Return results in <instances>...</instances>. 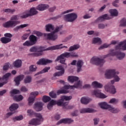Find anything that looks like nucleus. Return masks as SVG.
I'll use <instances>...</instances> for the list:
<instances>
[{
  "instance_id": "36",
  "label": "nucleus",
  "mask_w": 126,
  "mask_h": 126,
  "mask_svg": "<svg viewBox=\"0 0 126 126\" xmlns=\"http://www.w3.org/2000/svg\"><path fill=\"white\" fill-rule=\"evenodd\" d=\"M0 42H1L2 44H7V43H9V42H11V38L3 37L0 39Z\"/></svg>"
},
{
  "instance_id": "56",
  "label": "nucleus",
  "mask_w": 126,
  "mask_h": 126,
  "mask_svg": "<svg viewBox=\"0 0 126 126\" xmlns=\"http://www.w3.org/2000/svg\"><path fill=\"white\" fill-rule=\"evenodd\" d=\"M10 65V64L9 63H5L3 66V70H7V69L9 68Z\"/></svg>"
},
{
  "instance_id": "6",
  "label": "nucleus",
  "mask_w": 126,
  "mask_h": 126,
  "mask_svg": "<svg viewBox=\"0 0 126 126\" xmlns=\"http://www.w3.org/2000/svg\"><path fill=\"white\" fill-rule=\"evenodd\" d=\"M77 14L76 13H71L63 16V19L65 22H74L77 19Z\"/></svg>"
},
{
  "instance_id": "12",
  "label": "nucleus",
  "mask_w": 126,
  "mask_h": 126,
  "mask_svg": "<svg viewBox=\"0 0 126 126\" xmlns=\"http://www.w3.org/2000/svg\"><path fill=\"white\" fill-rule=\"evenodd\" d=\"M110 19H112L111 16L109 14H105L97 18L95 20V23H97V22H103L104 20H110Z\"/></svg>"
},
{
  "instance_id": "55",
  "label": "nucleus",
  "mask_w": 126,
  "mask_h": 126,
  "mask_svg": "<svg viewBox=\"0 0 126 126\" xmlns=\"http://www.w3.org/2000/svg\"><path fill=\"white\" fill-rule=\"evenodd\" d=\"M36 69H37V67L35 65H31L29 67V70L31 72H34V71H35L36 70Z\"/></svg>"
},
{
  "instance_id": "37",
  "label": "nucleus",
  "mask_w": 126,
  "mask_h": 126,
  "mask_svg": "<svg viewBox=\"0 0 126 126\" xmlns=\"http://www.w3.org/2000/svg\"><path fill=\"white\" fill-rule=\"evenodd\" d=\"M54 26L51 24H47L45 26V30L46 32H52V31H54Z\"/></svg>"
},
{
  "instance_id": "16",
  "label": "nucleus",
  "mask_w": 126,
  "mask_h": 126,
  "mask_svg": "<svg viewBox=\"0 0 126 126\" xmlns=\"http://www.w3.org/2000/svg\"><path fill=\"white\" fill-rule=\"evenodd\" d=\"M53 63L52 60H50L47 59L42 58L40 59L37 62V64H42L43 65H45L47 64V63Z\"/></svg>"
},
{
  "instance_id": "9",
  "label": "nucleus",
  "mask_w": 126,
  "mask_h": 126,
  "mask_svg": "<svg viewBox=\"0 0 126 126\" xmlns=\"http://www.w3.org/2000/svg\"><path fill=\"white\" fill-rule=\"evenodd\" d=\"M117 74H119V72H116L115 69H107L105 71L104 77L106 79H112V78H114V75Z\"/></svg>"
},
{
  "instance_id": "62",
  "label": "nucleus",
  "mask_w": 126,
  "mask_h": 126,
  "mask_svg": "<svg viewBox=\"0 0 126 126\" xmlns=\"http://www.w3.org/2000/svg\"><path fill=\"white\" fill-rule=\"evenodd\" d=\"M100 120L99 118H94V126H97L99 124Z\"/></svg>"
},
{
  "instance_id": "48",
  "label": "nucleus",
  "mask_w": 126,
  "mask_h": 126,
  "mask_svg": "<svg viewBox=\"0 0 126 126\" xmlns=\"http://www.w3.org/2000/svg\"><path fill=\"white\" fill-rule=\"evenodd\" d=\"M13 98L14 100H15V101H16L17 102H19V101L23 100V97L21 95H15L14 96Z\"/></svg>"
},
{
  "instance_id": "50",
  "label": "nucleus",
  "mask_w": 126,
  "mask_h": 126,
  "mask_svg": "<svg viewBox=\"0 0 126 126\" xmlns=\"http://www.w3.org/2000/svg\"><path fill=\"white\" fill-rule=\"evenodd\" d=\"M118 103H119V99L115 98L111 99L109 101V104H113L114 105H116Z\"/></svg>"
},
{
  "instance_id": "10",
  "label": "nucleus",
  "mask_w": 126,
  "mask_h": 126,
  "mask_svg": "<svg viewBox=\"0 0 126 126\" xmlns=\"http://www.w3.org/2000/svg\"><path fill=\"white\" fill-rule=\"evenodd\" d=\"M104 88L106 92L110 93V94H116V93H117L115 86L111 84V83H108L106 84L104 86Z\"/></svg>"
},
{
  "instance_id": "20",
  "label": "nucleus",
  "mask_w": 126,
  "mask_h": 126,
  "mask_svg": "<svg viewBox=\"0 0 126 126\" xmlns=\"http://www.w3.org/2000/svg\"><path fill=\"white\" fill-rule=\"evenodd\" d=\"M63 44H59L57 45L51 46L50 47H48L47 50H59L60 49H63V48H65V49H67V46H62Z\"/></svg>"
},
{
  "instance_id": "59",
  "label": "nucleus",
  "mask_w": 126,
  "mask_h": 126,
  "mask_svg": "<svg viewBox=\"0 0 126 126\" xmlns=\"http://www.w3.org/2000/svg\"><path fill=\"white\" fill-rule=\"evenodd\" d=\"M113 78H114L115 82H119V81L121 80V78H120V77H119V76H118L117 75H116V74H114Z\"/></svg>"
},
{
  "instance_id": "58",
  "label": "nucleus",
  "mask_w": 126,
  "mask_h": 126,
  "mask_svg": "<svg viewBox=\"0 0 126 126\" xmlns=\"http://www.w3.org/2000/svg\"><path fill=\"white\" fill-rule=\"evenodd\" d=\"M22 120H23V116L22 115H20L17 117H16L15 118H13V121L15 122L16 121H21Z\"/></svg>"
},
{
  "instance_id": "47",
  "label": "nucleus",
  "mask_w": 126,
  "mask_h": 126,
  "mask_svg": "<svg viewBox=\"0 0 126 126\" xmlns=\"http://www.w3.org/2000/svg\"><path fill=\"white\" fill-rule=\"evenodd\" d=\"M32 81V77L30 76H28L25 77L24 80V83L26 84L27 83H30Z\"/></svg>"
},
{
  "instance_id": "4",
  "label": "nucleus",
  "mask_w": 126,
  "mask_h": 126,
  "mask_svg": "<svg viewBox=\"0 0 126 126\" xmlns=\"http://www.w3.org/2000/svg\"><path fill=\"white\" fill-rule=\"evenodd\" d=\"M75 57H78L77 54L74 52H65L60 55L57 59L56 61H60V63L63 64H65V67H67V65L64 63H65V58L68 59V58H74Z\"/></svg>"
},
{
  "instance_id": "24",
  "label": "nucleus",
  "mask_w": 126,
  "mask_h": 126,
  "mask_svg": "<svg viewBox=\"0 0 126 126\" xmlns=\"http://www.w3.org/2000/svg\"><path fill=\"white\" fill-rule=\"evenodd\" d=\"M29 124L31 125L32 126H37L41 125V122L39 121L37 119L33 118L29 122Z\"/></svg>"
},
{
  "instance_id": "54",
  "label": "nucleus",
  "mask_w": 126,
  "mask_h": 126,
  "mask_svg": "<svg viewBox=\"0 0 126 126\" xmlns=\"http://www.w3.org/2000/svg\"><path fill=\"white\" fill-rule=\"evenodd\" d=\"M23 45L27 47H31V46H33V44L30 41L27 40Z\"/></svg>"
},
{
  "instance_id": "60",
  "label": "nucleus",
  "mask_w": 126,
  "mask_h": 126,
  "mask_svg": "<svg viewBox=\"0 0 126 126\" xmlns=\"http://www.w3.org/2000/svg\"><path fill=\"white\" fill-rule=\"evenodd\" d=\"M11 75V73H7L3 76V79H5V80H7L8 77H9Z\"/></svg>"
},
{
  "instance_id": "61",
  "label": "nucleus",
  "mask_w": 126,
  "mask_h": 126,
  "mask_svg": "<svg viewBox=\"0 0 126 126\" xmlns=\"http://www.w3.org/2000/svg\"><path fill=\"white\" fill-rule=\"evenodd\" d=\"M49 96H50L51 98H57V94H56V93H54V92L49 93Z\"/></svg>"
},
{
  "instance_id": "1",
  "label": "nucleus",
  "mask_w": 126,
  "mask_h": 126,
  "mask_svg": "<svg viewBox=\"0 0 126 126\" xmlns=\"http://www.w3.org/2000/svg\"><path fill=\"white\" fill-rule=\"evenodd\" d=\"M118 50L126 51V40L120 42L118 45L116 46L115 49H111L109 50V54L105 55L104 58H108V57H117V55L119 52Z\"/></svg>"
},
{
  "instance_id": "26",
  "label": "nucleus",
  "mask_w": 126,
  "mask_h": 126,
  "mask_svg": "<svg viewBox=\"0 0 126 126\" xmlns=\"http://www.w3.org/2000/svg\"><path fill=\"white\" fill-rule=\"evenodd\" d=\"M109 12L110 14V16L111 17H116L119 15V12L118 11L117 9H111L109 10Z\"/></svg>"
},
{
  "instance_id": "39",
  "label": "nucleus",
  "mask_w": 126,
  "mask_h": 126,
  "mask_svg": "<svg viewBox=\"0 0 126 126\" xmlns=\"http://www.w3.org/2000/svg\"><path fill=\"white\" fill-rule=\"evenodd\" d=\"M92 85L95 88H103V84L94 81L92 83Z\"/></svg>"
},
{
  "instance_id": "44",
  "label": "nucleus",
  "mask_w": 126,
  "mask_h": 126,
  "mask_svg": "<svg viewBox=\"0 0 126 126\" xmlns=\"http://www.w3.org/2000/svg\"><path fill=\"white\" fill-rule=\"evenodd\" d=\"M120 27H126V18H122L120 22Z\"/></svg>"
},
{
  "instance_id": "41",
  "label": "nucleus",
  "mask_w": 126,
  "mask_h": 126,
  "mask_svg": "<svg viewBox=\"0 0 126 126\" xmlns=\"http://www.w3.org/2000/svg\"><path fill=\"white\" fill-rule=\"evenodd\" d=\"M68 105V102H65V103L62 105H60V107H62L63 109H66L67 110L73 109V105Z\"/></svg>"
},
{
  "instance_id": "7",
  "label": "nucleus",
  "mask_w": 126,
  "mask_h": 126,
  "mask_svg": "<svg viewBox=\"0 0 126 126\" xmlns=\"http://www.w3.org/2000/svg\"><path fill=\"white\" fill-rule=\"evenodd\" d=\"M36 8L32 7L30 10H28L25 11V14L21 16V18H27V17H30V16H34L38 14V11H37Z\"/></svg>"
},
{
  "instance_id": "52",
  "label": "nucleus",
  "mask_w": 126,
  "mask_h": 126,
  "mask_svg": "<svg viewBox=\"0 0 126 126\" xmlns=\"http://www.w3.org/2000/svg\"><path fill=\"white\" fill-rule=\"evenodd\" d=\"M110 46H111V44H107V43H105L103 45H102L101 46H100L99 48H98V50H103V49H106L107 48H108V47H110Z\"/></svg>"
},
{
  "instance_id": "3",
  "label": "nucleus",
  "mask_w": 126,
  "mask_h": 126,
  "mask_svg": "<svg viewBox=\"0 0 126 126\" xmlns=\"http://www.w3.org/2000/svg\"><path fill=\"white\" fill-rule=\"evenodd\" d=\"M62 30V26L56 27L53 32L50 33H44L43 34L44 38L46 40H51V41H56L58 39V32Z\"/></svg>"
},
{
  "instance_id": "46",
  "label": "nucleus",
  "mask_w": 126,
  "mask_h": 126,
  "mask_svg": "<svg viewBox=\"0 0 126 126\" xmlns=\"http://www.w3.org/2000/svg\"><path fill=\"white\" fill-rule=\"evenodd\" d=\"M34 117H35L39 122L41 123V122H43V117L42 116V115L40 113H34Z\"/></svg>"
},
{
  "instance_id": "43",
  "label": "nucleus",
  "mask_w": 126,
  "mask_h": 126,
  "mask_svg": "<svg viewBox=\"0 0 126 126\" xmlns=\"http://www.w3.org/2000/svg\"><path fill=\"white\" fill-rule=\"evenodd\" d=\"M107 109L108 111H109V112H111V113H112L113 114H116V113H118V112H119V110H118V109L115 108L113 106H111L110 105L108 106V108H107Z\"/></svg>"
},
{
  "instance_id": "21",
  "label": "nucleus",
  "mask_w": 126,
  "mask_h": 126,
  "mask_svg": "<svg viewBox=\"0 0 126 126\" xmlns=\"http://www.w3.org/2000/svg\"><path fill=\"white\" fill-rule=\"evenodd\" d=\"M47 8H49L48 5L45 4H40L36 7V9L39 11H44V10H46Z\"/></svg>"
},
{
  "instance_id": "5",
  "label": "nucleus",
  "mask_w": 126,
  "mask_h": 126,
  "mask_svg": "<svg viewBox=\"0 0 126 126\" xmlns=\"http://www.w3.org/2000/svg\"><path fill=\"white\" fill-rule=\"evenodd\" d=\"M82 83V82H81V81H78V82H76L73 86L65 85L63 87L64 89L58 91L57 93H58V94H65L66 93H68V91L67 89H69V88H70V89L78 88V87H80V86H81Z\"/></svg>"
},
{
  "instance_id": "15",
  "label": "nucleus",
  "mask_w": 126,
  "mask_h": 126,
  "mask_svg": "<svg viewBox=\"0 0 126 126\" xmlns=\"http://www.w3.org/2000/svg\"><path fill=\"white\" fill-rule=\"evenodd\" d=\"M59 100L57 101V100H55L53 99L51 100L48 104H47V108L48 110H52V109H53V107H54V106H55V105H57L59 106H61V105L59 104Z\"/></svg>"
},
{
  "instance_id": "38",
  "label": "nucleus",
  "mask_w": 126,
  "mask_h": 126,
  "mask_svg": "<svg viewBox=\"0 0 126 126\" xmlns=\"http://www.w3.org/2000/svg\"><path fill=\"white\" fill-rule=\"evenodd\" d=\"M80 48V45L79 44H75L73 46H70L68 49V52H72L73 51H75L78 50Z\"/></svg>"
},
{
  "instance_id": "22",
  "label": "nucleus",
  "mask_w": 126,
  "mask_h": 126,
  "mask_svg": "<svg viewBox=\"0 0 126 126\" xmlns=\"http://www.w3.org/2000/svg\"><path fill=\"white\" fill-rule=\"evenodd\" d=\"M84 64V63L82 60H78L76 63L77 72H80L82 70V66Z\"/></svg>"
},
{
  "instance_id": "51",
  "label": "nucleus",
  "mask_w": 126,
  "mask_h": 126,
  "mask_svg": "<svg viewBox=\"0 0 126 126\" xmlns=\"http://www.w3.org/2000/svg\"><path fill=\"white\" fill-rule=\"evenodd\" d=\"M10 93L11 94V96H13L15 94H19V93H20V91L18 90L13 89L10 91Z\"/></svg>"
},
{
  "instance_id": "17",
  "label": "nucleus",
  "mask_w": 126,
  "mask_h": 126,
  "mask_svg": "<svg viewBox=\"0 0 126 126\" xmlns=\"http://www.w3.org/2000/svg\"><path fill=\"white\" fill-rule=\"evenodd\" d=\"M71 123H73V120L71 119L65 118L60 120L56 125L57 126H59L61 124H71Z\"/></svg>"
},
{
  "instance_id": "19",
  "label": "nucleus",
  "mask_w": 126,
  "mask_h": 126,
  "mask_svg": "<svg viewBox=\"0 0 126 126\" xmlns=\"http://www.w3.org/2000/svg\"><path fill=\"white\" fill-rule=\"evenodd\" d=\"M43 106H44V104L42 102H36L34 104V109L36 112H40L43 110Z\"/></svg>"
},
{
  "instance_id": "57",
  "label": "nucleus",
  "mask_w": 126,
  "mask_h": 126,
  "mask_svg": "<svg viewBox=\"0 0 126 126\" xmlns=\"http://www.w3.org/2000/svg\"><path fill=\"white\" fill-rule=\"evenodd\" d=\"M97 27L98 29H105L106 25L103 23H99L97 25Z\"/></svg>"
},
{
  "instance_id": "13",
  "label": "nucleus",
  "mask_w": 126,
  "mask_h": 126,
  "mask_svg": "<svg viewBox=\"0 0 126 126\" xmlns=\"http://www.w3.org/2000/svg\"><path fill=\"white\" fill-rule=\"evenodd\" d=\"M61 99L59 101L58 105H60V106H62L63 105H64V104H65V101H69L72 99V96H66V95H62L61 97Z\"/></svg>"
},
{
  "instance_id": "34",
  "label": "nucleus",
  "mask_w": 126,
  "mask_h": 126,
  "mask_svg": "<svg viewBox=\"0 0 126 126\" xmlns=\"http://www.w3.org/2000/svg\"><path fill=\"white\" fill-rule=\"evenodd\" d=\"M79 79V78L78 77L76 76H68L67 78V80L69 81V82H70L71 83H73V82L77 81Z\"/></svg>"
},
{
  "instance_id": "63",
  "label": "nucleus",
  "mask_w": 126,
  "mask_h": 126,
  "mask_svg": "<svg viewBox=\"0 0 126 126\" xmlns=\"http://www.w3.org/2000/svg\"><path fill=\"white\" fill-rule=\"evenodd\" d=\"M27 113L28 114L29 116H32L33 115H34L35 113H34V111L31 109H29L27 110Z\"/></svg>"
},
{
  "instance_id": "11",
  "label": "nucleus",
  "mask_w": 126,
  "mask_h": 126,
  "mask_svg": "<svg viewBox=\"0 0 126 126\" xmlns=\"http://www.w3.org/2000/svg\"><path fill=\"white\" fill-rule=\"evenodd\" d=\"M38 95H39V92H33L31 93L30 96L28 99L29 106H31V105L34 103L35 98L36 97V96H38Z\"/></svg>"
},
{
  "instance_id": "35",
  "label": "nucleus",
  "mask_w": 126,
  "mask_h": 126,
  "mask_svg": "<svg viewBox=\"0 0 126 126\" xmlns=\"http://www.w3.org/2000/svg\"><path fill=\"white\" fill-rule=\"evenodd\" d=\"M29 25L28 24L21 25L14 28L13 29V30L15 32H17L19 30V29H23V28H25V27H27L28 26H29Z\"/></svg>"
},
{
  "instance_id": "64",
  "label": "nucleus",
  "mask_w": 126,
  "mask_h": 126,
  "mask_svg": "<svg viewBox=\"0 0 126 126\" xmlns=\"http://www.w3.org/2000/svg\"><path fill=\"white\" fill-rule=\"evenodd\" d=\"M28 36H29L28 34H24L21 37L22 40H27V39L28 38Z\"/></svg>"
},
{
  "instance_id": "14",
  "label": "nucleus",
  "mask_w": 126,
  "mask_h": 126,
  "mask_svg": "<svg viewBox=\"0 0 126 126\" xmlns=\"http://www.w3.org/2000/svg\"><path fill=\"white\" fill-rule=\"evenodd\" d=\"M55 68L57 69V70L61 71L55 73L53 74V77H56V76H62V75L64 73V69H63V66L61 65L57 66L55 67Z\"/></svg>"
},
{
  "instance_id": "42",
  "label": "nucleus",
  "mask_w": 126,
  "mask_h": 126,
  "mask_svg": "<svg viewBox=\"0 0 126 126\" xmlns=\"http://www.w3.org/2000/svg\"><path fill=\"white\" fill-rule=\"evenodd\" d=\"M29 39L33 45H35V44H36V42H37V37L36 36L34 35H31Z\"/></svg>"
},
{
  "instance_id": "8",
  "label": "nucleus",
  "mask_w": 126,
  "mask_h": 126,
  "mask_svg": "<svg viewBox=\"0 0 126 126\" xmlns=\"http://www.w3.org/2000/svg\"><path fill=\"white\" fill-rule=\"evenodd\" d=\"M90 63L92 64L102 66L105 63V60H104V59H100L99 57L94 56L91 59Z\"/></svg>"
},
{
  "instance_id": "45",
  "label": "nucleus",
  "mask_w": 126,
  "mask_h": 126,
  "mask_svg": "<svg viewBox=\"0 0 126 126\" xmlns=\"http://www.w3.org/2000/svg\"><path fill=\"white\" fill-rule=\"evenodd\" d=\"M2 11H4L5 13H10L13 14L14 12H15V9H10V8H6L2 10Z\"/></svg>"
},
{
  "instance_id": "40",
  "label": "nucleus",
  "mask_w": 126,
  "mask_h": 126,
  "mask_svg": "<svg viewBox=\"0 0 126 126\" xmlns=\"http://www.w3.org/2000/svg\"><path fill=\"white\" fill-rule=\"evenodd\" d=\"M92 85L95 88H103V84L94 81L92 83Z\"/></svg>"
},
{
  "instance_id": "25",
  "label": "nucleus",
  "mask_w": 126,
  "mask_h": 126,
  "mask_svg": "<svg viewBox=\"0 0 126 126\" xmlns=\"http://www.w3.org/2000/svg\"><path fill=\"white\" fill-rule=\"evenodd\" d=\"M94 112H95L94 109L89 108H82L80 110V113L81 114H85L86 113H94Z\"/></svg>"
},
{
  "instance_id": "29",
  "label": "nucleus",
  "mask_w": 126,
  "mask_h": 126,
  "mask_svg": "<svg viewBox=\"0 0 126 126\" xmlns=\"http://www.w3.org/2000/svg\"><path fill=\"white\" fill-rule=\"evenodd\" d=\"M98 106L104 110H107L109 108L110 105L108 104L106 102H99L98 103Z\"/></svg>"
},
{
  "instance_id": "53",
  "label": "nucleus",
  "mask_w": 126,
  "mask_h": 126,
  "mask_svg": "<svg viewBox=\"0 0 126 126\" xmlns=\"http://www.w3.org/2000/svg\"><path fill=\"white\" fill-rule=\"evenodd\" d=\"M50 68H51L50 67H45L40 72H38L37 73V74H42V73H45L46 72H48V70H50Z\"/></svg>"
},
{
  "instance_id": "32",
  "label": "nucleus",
  "mask_w": 126,
  "mask_h": 126,
  "mask_svg": "<svg viewBox=\"0 0 126 126\" xmlns=\"http://www.w3.org/2000/svg\"><path fill=\"white\" fill-rule=\"evenodd\" d=\"M19 105L17 103H13L9 107V110L10 112H15V110H17V108H19Z\"/></svg>"
},
{
  "instance_id": "23",
  "label": "nucleus",
  "mask_w": 126,
  "mask_h": 126,
  "mask_svg": "<svg viewBox=\"0 0 126 126\" xmlns=\"http://www.w3.org/2000/svg\"><path fill=\"white\" fill-rule=\"evenodd\" d=\"M53 51V50H48V48L47 49H45V48L43 47H36V52L39 53L36 54L37 57H40V56H42V52H44V51Z\"/></svg>"
},
{
  "instance_id": "28",
  "label": "nucleus",
  "mask_w": 126,
  "mask_h": 126,
  "mask_svg": "<svg viewBox=\"0 0 126 126\" xmlns=\"http://www.w3.org/2000/svg\"><path fill=\"white\" fill-rule=\"evenodd\" d=\"M92 44L95 45L98 44V45H101L102 44V40L100 37H94L92 40Z\"/></svg>"
},
{
  "instance_id": "30",
  "label": "nucleus",
  "mask_w": 126,
  "mask_h": 126,
  "mask_svg": "<svg viewBox=\"0 0 126 126\" xmlns=\"http://www.w3.org/2000/svg\"><path fill=\"white\" fill-rule=\"evenodd\" d=\"M125 57H126V54L125 53L122 52L121 51H118V52H117L116 58L118 60H123V59H125Z\"/></svg>"
},
{
  "instance_id": "49",
  "label": "nucleus",
  "mask_w": 126,
  "mask_h": 126,
  "mask_svg": "<svg viewBox=\"0 0 126 126\" xmlns=\"http://www.w3.org/2000/svg\"><path fill=\"white\" fill-rule=\"evenodd\" d=\"M42 101L44 103H48V102H50V101H51V97L47 95H44L42 97Z\"/></svg>"
},
{
  "instance_id": "27",
  "label": "nucleus",
  "mask_w": 126,
  "mask_h": 126,
  "mask_svg": "<svg viewBox=\"0 0 126 126\" xmlns=\"http://www.w3.org/2000/svg\"><path fill=\"white\" fill-rule=\"evenodd\" d=\"M81 103L84 105H87L90 102H91V98L86 97H82L81 98Z\"/></svg>"
},
{
  "instance_id": "2",
  "label": "nucleus",
  "mask_w": 126,
  "mask_h": 126,
  "mask_svg": "<svg viewBox=\"0 0 126 126\" xmlns=\"http://www.w3.org/2000/svg\"><path fill=\"white\" fill-rule=\"evenodd\" d=\"M19 19L18 15H13L10 18V20L3 24L2 26L4 28H12L15 27L16 25L20 24V21H17Z\"/></svg>"
},
{
  "instance_id": "33",
  "label": "nucleus",
  "mask_w": 126,
  "mask_h": 126,
  "mask_svg": "<svg viewBox=\"0 0 126 126\" xmlns=\"http://www.w3.org/2000/svg\"><path fill=\"white\" fill-rule=\"evenodd\" d=\"M13 65L15 67L19 68V67H21V65H22V61L21 60H16L13 63Z\"/></svg>"
},
{
  "instance_id": "18",
  "label": "nucleus",
  "mask_w": 126,
  "mask_h": 126,
  "mask_svg": "<svg viewBox=\"0 0 126 126\" xmlns=\"http://www.w3.org/2000/svg\"><path fill=\"white\" fill-rule=\"evenodd\" d=\"M93 94L95 95L96 97H97L98 98H106L107 96L106 95H105L104 94L100 92V91L99 90H94L93 92Z\"/></svg>"
},
{
  "instance_id": "31",
  "label": "nucleus",
  "mask_w": 126,
  "mask_h": 126,
  "mask_svg": "<svg viewBox=\"0 0 126 126\" xmlns=\"http://www.w3.org/2000/svg\"><path fill=\"white\" fill-rule=\"evenodd\" d=\"M23 78H24V75H20L17 77L14 80L16 85H19L20 81H21V80H23Z\"/></svg>"
}]
</instances>
